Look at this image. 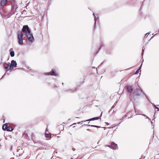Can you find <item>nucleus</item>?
Returning a JSON list of instances; mask_svg holds the SVG:
<instances>
[{
    "label": "nucleus",
    "mask_w": 159,
    "mask_h": 159,
    "mask_svg": "<svg viewBox=\"0 0 159 159\" xmlns=\"http://www.w3.org/2000/svg\"><path fill=\"white\" fill-rule=\"evenodd\" d=\"M22 32L25 33L28 40L31 42H32L33 40H34V38L32 34L31 33L28 25H24L22 29Z\"/></svg>",
    "instance_id": "f257e3e1"
},
{
    "label": "nucleus",
    "mask_w": 159,
    "mask_h": 159,
    "mask_svg": "<svg viewBox=\"0 0 159 159\" xmlns=\"http://www.w3.org/2000/svg\"><path fill=\"white\" fill-rule=\"evenodd\" d=\"M23 35L22 32L18 31L17 32V39L18 43L20 45L23 44Z\"/></svg>",
    "instance_id": "f03ea898"
},
{
    "label": "nucleus",
    "mask_w": 159,
    "mask_h": 159,
    "mask_svg": "<svg viewBox=\"0 0 159 159\" xmlns=\"http://www.w3.org/2000/svg\"><path fill=\"white\" fill-rule=\"evenodd\" d=\"M6 65L8 66H10L9 69L10 70H11L13 69V67L16 66L17 63L16 61L13 60L11 61V63L10 65H9V64H6Z\"/></svg>",
    "instance_id": "7ed1b4c3"
},
{
    "label": "nucleus",
    "mask_w": 159,
    "mask_h": 159,
    "mask_svg": "<svg viewBox=\"0 0 159 159\" xmlns=\"http://www.w3.org/2000/svg\"><path fill=\"white\" fill-rule=\"evenodd\" d=\"M142 93L141 90L139 89H136L134 91V96H139Z\"/></svg>",
    "instance_id": "20e7f679"
},
{
    "label": "nucleus",
    "mask_w": 159,
    "mask_h": 159,
    "mask_svg": "<svg viewBox=\"0 0 159 159\" xmlns=\"http://www.w3.org/2000/svg\"><path fill=\"white\" fill-rule=\"evenodd\" d=\"M109 147L112 148L113 149H116L117 147V145L114 142H112L111 145L109 146Z\"/></svg>",
    "instance_id": "39448f33"
},
{
    "label": "nucleus",
    "mask_w": 159,
    "mask_h": 159,
    "mask_svg": "<svg viewBox=\"0 0 159 159\" xmlns=\"http://www.w3.org/2000/svg\"><path fill=\"white\" fill-rule=\"evenodd\" d=\"M46 74L48 75H52L54 76L57 75V74L54 71V70H52V71L47 73Z\"/></svg>",
    "instance_id": "423d86ee"
},
{
    "label": "nucleus",
    "mask_w": 159,
    "mask_h": 159,
    "mask_svg": "<svg viewBox=\"0 0 159 159\" xmlns=\"http://www.w3.org/2000/svg\"><path fill=\"white\" fill-rule=\"evenodd\" d=\"M102 113H101V115L99 117H94V118H91V119H89V120H87L85 121H84V122L86 121H91V120H98L99 118H100L101 116H102Z\"/></svg>",
    "instance_id": "0eeeda50"
},
{
    "label": "nucleus",
    "mask_w": 159,
    "mask_h": 159,
    "mask_svg": "<svg viewBox=\"0 0 159 159\" xmlns=\"http://www.w3.org/2000/svg\"><path fill=\"white\" fill-rule=\"evenodd\" d=\"M7 0H1V5L2 6H4L7 2Z\"/></svg>",
    "instance_id": "6e6552de"
},
{
    "label": "nucleus",
    "mask_w": 159,
    "mask_h": 159,
    "mask_svg": "<svg viewBox=\"0 0 159 159\" xmlns=\"http://www.w3.org/2000/svg\"><path fill=\"white\" fill-rule=\"evenodd\" d=\"M8 126V124L7 123H6L3 125L2 127V129L3 130H5L7 129Z\"/></svg>",
    "instance_id": "1a4fd4ad"
},
{
    "label": "nucleus",
    "mask_w": 159,
    "mask_h": 159,
    "mask_svg": "<svg viewBox=\"0 0 159 159\" xmlns=\"http://www.w3.org/2000/svg\"><path fill=\"white\" fill-rule=\"evenodd\" d=\"M127 90L128 92H132V91H133L132 86H128L127 87Z\"/></svg>",
    "instance_id": "9d476101"
},
{
    "label": "nucleus",
    "mask_w": 159,
    "mask_h": 159,
    "mask_svg": "<svg viewBox=\"0 0 159 159\" xmlns=\"http://www.w3.org/2000/svg\"><path fill=\"white\" fill-rule=\"evenodd\" d=\"M13 129L12 127L8 126L7 128V130L8 131H12L13 130Z\"/></svg>",
    "instance_id": "9b49d317"
},
{
    "label": "nucleus",
    "mask_w": 159,
    "mask_h": 159,
    "mask_svg": "<svg viewBox=\"0 0 159 159\" xmlns=\"http://www.w3.org/2000/svg\"><path fill=\"white\" fill-rule=\"evenodd\" d=\"M10 54L11 56V57H14V55H15L14 52L13 51H12L10 53Z\"/></svg>",
    "instance_id": "f8f14e48"
},
{
    "label": "nucleus",
    "mask_w": 159,
    "mask_h": 159,
    "mask_svg": "<svg viewBox=\"0 0 159 159\" xmlns=\"http://www.w3.org/2000/svg\"><path fill=\"white\" fill-rule=\"evenodd\" d=\"M51 136V135L50 134H46V137L47 138H49V137H50Z\"/></svg>",
    "instance_id": "ddd939ff"
},
{
    "label": "nucleus",
    "mask_w": 159,
    "mask_h": 159,
    "mask_svg": "<svg viewBox=\"0 0 159 159\" xmlns=\"http://www.w3.org/2000/svg\"><path fill=\"white\" fill-rule=\"evenodd\" d=\"M132 114V112L131 111H129L126 114V116H128V117H129V116H128L129 114Z\"/></svg>",
    "instance_id": "4468645a"
},
{
    "label": "nucleus",
    "mask_w": 159,
    "mask_h": 159,
    "mask_svg": "<svg viewBox=\"0 0 159 159\" xmlns=\"http://www.w3.org/2000/svg\"><path fill=\"white\" fill-rule=\"evenodd\" d=\"M140 69H138L136 72L135 74L138 73L139 72H140Z\"/></svg>",
    "instance_id": "2eb2a0df"
},
{
    "label": "nucleus",
    "mask_w": 159,
    "mask_h": 159,
    "mask_svg": "<svg viewBox=\"0 0 159 159\" xmlns=\"http://www.w3.org/2000/svg\"><path fill=\"white\" fill-rule=\"evenodd\" d=\"M4 68L6 69H7L8 68V67L7 66H5Z\"/></svg>",
    "instance_id": "dca6fc26"
},
{
    "label": "nucleus",
    "mask_w": 159,
    "mask_h": 159,
    "mask_svg": "<svg viewBox=\"0 0 159 159\" xmlns=\"http://www.w3.org/2000/svg\"><path fill=\"white\" fill-rule=\"evenodd\" d=\"M24 135H25L26 136H27V134H25V133H24L23 134V135L24 136Z\"/></svg>",
    "instance_id": "f3484780"
},
{
    "label": "nucleus",
    "mask_w": 159,
    "mask_h": 159,
    "mask_svg": "<svg viewBox=\"0 0 159 159\" xmlns=\"http://www.w3.org/2000/svg\"><path fill=\"white\" fill-rule=\"evenodd\" d=\"M132 116V115H130V117H131V116Z\"/></svg>",
    "instance_id": "a211bd4d"
}]
</instances>
